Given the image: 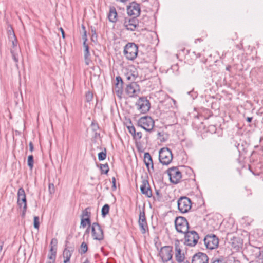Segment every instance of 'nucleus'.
Segmentation results:
<instances>
[{
    "label": "nucleus",
    "instance_id": "53",
    "mask_svg": "<svg viewBox=\"0 0 263 263\" xmlns=\"http://www.w3.org/2000/svg\"><path fill=\"white\" fill-rule=\"evenodd\" d=\"M118 2H122V3H125L127 2L128 0H116Z\"/></svg>",
    "mask_w": 263,
    "mask_h": 263
},
{
    "label": "nucleus",
    "instance_id": "10",
    "mask_svg": "<svg viewBox=\"0 0 263 263\" xmlns=\"http://www.w3.org/2000/svg\"><path fill=\"white\" fill-rule=\"evenodd\" d=\"M168 175L171 182L177 184L180 180L182 175L177 167H173L167 170Z\"/></svg>",
    "mask_w": 263,
    "mask_h": 263
},
{
    "label": "nucleus",
    "instance_id": "34",
    "mask_svg": "<svg viewBox=\"0 0 263 263\" xmlns=\"http://www.w3.org/2000/svg\"><path fill=\"white\" fill-rule=\"evenodd\" d=\"M106 149H104V152H101L98 154V159L100 161H102L105 159L106 157Z\"/></svg>",
    "mask_w": 263,
    "mask_h": 263
},
{
    "label": "nucleus",
    "instance_id": "38",
    "mask_svg": "<svg viewBox=\"0 0 263 263\" xmlns=\"http://www.w3.org/2000/svg\"><path fill=\"white\" fill-rule=\"evenodd\" d=\"M85 97L86 101L89 102L92 100L93 96L92 93L89 91L86 92Z\"/></svg>",
    "mask_w": 263,
    "mask_h": 263
},
{
    "label": "nucleus",
    "instance_id": "22",
    "mask_svg": "<svg viewBox=\"0 0 263 263\" xmlns=\"http://www.w3.org/2000/svg\"><path fill=\"white\" fill-rule=\"evenodd\" d=\"M144 163L149 170V166L151 165V168L154 170V164L153 163V160L151 156L149 153H145L144 155Z\"/></svg>",
    "mask_w": 263,
    "mask_h": 263
},
{
    "label": "nucleus",
    "instance_id": "16",
    "mask_svg": "<svg viewBox=\"0 0 263 263\" xmlns=\"http://www.w3.org/2000/svg\"><path fill=\"white\" fill-rule=\"evenodd\" d=\"M116 80L117 82L113 88V91L117 95L119 99H121L123 94V82L121 77L120 76L117 77Z\"/></svg>",
    "mask_w": 263,
    "mask_h": 263
},
{
    "label": "nucleus",
    "instance_id": "51",
    "mask_svg": "<svg viewBox=\"0 0 263 263\" xmlns=\"http://www.w3.org/2000/svg\"><path fill=\"white\" fill-rule=\"evenodd\" d=\"M248 122H251L252 120V117H247L246 119Z\"/></svg>",
    "mask_w": 263,
    "mask_h": 263
},
{
    "label": "nucleus",
    "instance_id": "45",
    "mask_svg": "<svg viewBox=\"0 0 263 263\" xmlns=\"http://www.w3.org/2000/svg\"><path fill=\"white\" fill-rule=\"evenodd\" d=\"M112 188L113 190H115L116 189V179L114 177L112 178Z\"/></svg>",
    "mask_w": 263,
    "mask_h": 263
},
{
    "label": "nucleus",
    "instance_id": "30",
    "mask_svg": "<svg viewBox=\"0 0 263 263\" xmlns=\"http://www.w3.org/2000/svg\"><path fill=\"white\" fill-rule=\"evenodd\" d=\"M231 243H232V246L234 248H238L241 245V243L240 242H238V238H237L236 237H234L232 239Z\"/></svg>",
    "mask_w": 263,
    "mask_h": 263
},
{
    "label": "nucleus",
    "instance_id": "40",
    "mask_svg": "<svg viewBox=\"0 0 263 263\" xmlns=\"http://www.w3.org/2000/svg\"><path fill=\"white\" fill-rule=\"evenodd\" d=\"M91 31L92 33L91 36V40L92 41H95V39L96 40L97 38V35L96 32V30L95 28H93L92 27H91Z\"/></svg>",
    "mask_w": 263,
    "mask_h": 263
},
{
    "label": "nucleus",
    "instance_id": "32",
    "mask_svg": "<svg viewBox=\"0 0 263 263\" xmlns=\"http://www.w3.org/2000/svg\"><path fill=\"white\" fill-rule=\"evenodd\" d=\"M100 170L101 171V173L103 174H107L109 171V167L107 163L104 164L100 165Z\"/></svg>",
    "mask_w": 263,
    "mask_h": 263
},
{
    "label": "nucleus",
    "instance_id": "46",
    "mask_svg": "<svg viewBox=\"0 0 263 263\" xmlns=\"http://www.w3.org/2000/svg\"><path fill=\"white\" fill-rule=\"evenodd\" d=\"M133 136H135L138 139H140L142 137V133L140 132H138L136 133V135H134Z\"/></svg>",
    "mask_w": 263,
    "mask_h": 263
},
{
    "label": "nucleus",
    "instance_id": "20",
    "mask_svg": "<svg viewBox=\"0 0 263 263\" xmlns=\"http://www.w3.org/2000/svg\"><path fill=\"white\" fill-rule=\"evenodd\" d=\"M140 190L142 193L145 195L147 197H151L152 196L148 181L146 179L143 180L142 184L140 186Z\"/></svg>",
    "mask_w": 263,
    "mask_h": 263
},
{
    "label": "nucleus",
    "instance_id": "23",
    "mask_svg": "<svg viewBox=\"0 0 263 263\" xmlns=\"http://www.w3.org/2000/svg\"><path fill=\"white\" fill-rule=\"evenodd\" d=\"M109 21L112 23H116L117 21V13L115 7L110 8L109 12L108 14Z\"/></svg>",
    "mask_w": 263,
    "mask_h": 263
},
{
    "label": "nucleus",
    "instance_id": "17",
    "mask_svg": "<svg viewBox=\"0 0 263 263\" xmlns=\"http://www.w3.org/2000/svg\"><path fill=\"white\" fill-rule=\"evenodd\" d=\"M127 14L130 16H134V17L138 16L140 13V7L138 4L133 2L127 8Z\"/></svg>",
    "mask_w": 263,
    "mask_h": 263
},
{
    "label": "nucleus",
    "instance_id": "2",
    "mask_svg": "<svg viewBox=\"0 0 263 263\" xmlns=\"http://www.w3.org/2000/svg\"><path fill=\"white\" fill-rule=\"evenodd\" d=\"M173 154L171 151L166 147L162 148L159 153V160L163 165H168L172 162Z\"/></svg>",
    "mask_w": 263,
    "mask_h": 263
},
{
    "label": "nucleus",
    "instance_id": "33",
    "mask_svg": "<svg viewBox=\"0 0 263 263\" xmlns=\"http://www.w3.org/2000/svg\"><path fill=\"white\" fill-rule=\"evenodd\" d=\"M13 40L12 41V47L11 49H14L15 51L20 50L17 47V41L14 34H13Z\"/></svg>",
    "mask_w": 263,
    "mask_h": 263
},
{
    "label": "nucleus",
    "instance_id": "42",
    "mask_svg": "<svg viewBox=\"0 0 263 263\" xmlns=\"http://www.w3.org/2000/svg\"><path fill=\"white\" fill-rule=\"evenodd\" d=\"M129 132L134 136V135H136V129L133 126H129L128 127Z\"/></svg>",
    "mask_w": 263,
    "mask_h": 263
},
{
    "label": "nucleus",
    "instance_id": "12",
    "mask_svg": "<svg viewBox=\"0 0 263 263\" xmlns=\"http://www.w3.org/2000/svg\"><path fill=\"white\" fill-rule=\"evenodd\" d=\"M138 109L141 113L145 114L150 109L149 101L144 97L140 98L136 103Z\"/></svg>",
    "mask_w": 263,
    "mask_h": 263
},
{
    "label": "nucleus",
    "instance_id": "31",
    "mask_svg": "<svg viewBox=\"0 0 263 263\" xmlns=\"http://www.w3.org/2000/svg\"><path fill=\"white\" fill-rule=\"evenodd\" d=\"M33 163H34L33 156L32 155H29L28 157L27 164H28L29 167L30 168V169H31V170L32 169L33 166Z\"/></svg>",
    "mask_w": 263,
    "mask_h": 263
},
{
    "label": "nucleus",
    "instance_id": "7",
    "mask_svg": "<svg viewBox=\"0 0 263 263\" xmlns=\"http://www.w3.org/2000/svg\"><path fill=\"white\" fill-rule=\"evenodd\" d=\"M138 124L144 130L151 132L154 126V121L151 117L145 116L139 119Z\"/></svg>",
    "mask_w": 263,
    "mask_h": 263
},
{
    "label": "nucleus",
    "instance_id": "14",
    "mask_svg": "<svg viewBox=\"0 0 263 263\" xmlns=\"http://www.w3.org/2000/svg\"><path fill=\"white\" fill-rule=\"evenodd\" d=\"M123 26L127 30L133 31L138 26V20L135 17L132 18L125 17L124 20Z\"/></svg>",
    "mask_w": 263,
    "mask_h": 263
},
{
    "label": "nucleus",
    "instance_id": "41",
    "mask_svg": "<svg viewBox=\"0 0 263 263\" xmlns=\"http://www.w3.org/2000/svg\"><path fill=\"white\" fill-rule=\"evenodd\" d=\"M54 186L53 183L49 184V192L50 194H53L54 193Z\"/></svg>",
    "mask_w": 263,
    "mask_h": 263
},
{
    "label": "nucleus",
    "instance_id": "35",
    "mask_svg": "<svg viewBox=\"0 0 263 263\" xmlns=\"http://www.w3.org/2000/svg\"><path fill=\"white\" fill-rule=\"evenodd\" d=\"M126 78L128 80L135 81L137 78V75L134 73H127L126 74Z\"/></svg>",
    "mask_w": 263,
    "mask_h": 263
},
{
    "label": "nucleus",
    "instance_id": "49",
    "mask_svg": "<svg viewBox=\"0 0 263 263\" xmlns=\"http://www.w3.org/2000/svg\"><path fill=\"white\" fill-rule=\"evenodd\" d=\"M56 250H57V248L54 249L53 248V246H51V248H50V253H52L55 252V254H56L57 253Z\"/></svg>",
    "mask_w": 263,
    "mask_h": 263
},
{
    "label": "nucleus",
    "instance_id": "4",
    "mask_svg": "<svg viewBox=\"0 0 263 263\" xmlns=\"http://www.w3.org/2000/svg\"><path fill=\"white\" fill-rule=\"evenodd\" d=\"M184 234V245L188 246L193 247L197 243L199 237L196 231H188Z\"/></svg>",
    "mask_w": 263,
    "mask_h": 263
},
{
    "label": "nucleus",
    "instance_id": "43",
    "mask_svg": "<svg viewBox=\"0 0 263 263\" xmlns=\"http://www.w3.org/2000/svg\"><path fill=\"white\" fill-rule=\"evenodd\" d=\"M86 33H87L86 31H85L84 32H83V34L82 35V39L83 40V43H85V44H86V42L87 41Z\"/></svg>",
    "mask_w": 263,
    "mask_h": 263
},
{
    "label": "nucleus",
    "instance_id": "57",
    "mask_svg": "<svg viewBox=\"0 0 263 263\" xmlns=\"http://www.w3.org/2000/svg\"><path fill=\"white\" fill-rule=\"evenodd\" d=\"M46 263H54V261H47Z\"/></svg>",
    "mask_w": 263,
    "mask_h": 263
},
{
    "label": "nucleus",
    "instance_id": "54",
    "mask_svg": "<svg viewBox=\"0 0 263 263\" xmlns=\"http://www.w3.org/2000/svg\"><path fill=\"white\" fill-rule=\"evenodd\" d=\"M3 249V245L2 243H0V252L2 251Z\"/></svg>",
    "mask_w": 263,
    "mask_h": 263
},
{
    "label": "nucleus",
    "instance_id": "36",
    "mask_svg": "<svg viewBox=\"0 0 263 263\" xmlns=\"http://www.w3.org/2000/svg\"><path fill=\"white\" fill-rule=\"evenodd\" d=\"M256 261L258 263H263V251H259V254L256 257Z\"/></svg>",
    "mask_w": 263,
    "mask_h": 263
},
{
    "label": "nucleus",
    "instance_id": "25",
    "mask_svg": "<svg viewBox=\"0 0 263 263\" xmlns=\"http://www.w3.org/2000/svg\"><path fill=\"white\" fill-rule=\"evenodd\" d=\"M72 253L69 250L65 249L63 252V257L65 258L64 263H69Z\"/></svg>",
    "mask_w": 263,
    "mask_h": 263
},
{
    "label": "nucleus",
    "instance_id": "9",
    "mask_svg": "<svg viewBox=\"0 0 263 263\" xmlns=\"http://www.w3.org/2000/svg\"><path fill=\"white\" fill-rule=\"evenodd\" d=\"M178 210L182 213L187 212L191 208V201L187 197H180L178 200Z\"/></svg>",
    "mask_w": 263,
    "mask_h": 263
},
{
    "label": "nucleus",
    "instance_id": "19",
    "mask_svg": "<svg viewBox=\"0 0 263 263\" xmlns=\"http://www.w3.org/2000/svg\"><path fill=\"white\" fill-rule=\"evenodd\" d=\"M208 261L209 258L206 254L198 252L193 256L192 263H208Z\"/></svg>",
    "mask_w": 263,
    "mask_h": 263
},
{
    "label": "nucleus",
    "instance_id": "52",
    "mask_svg": "<svg viewBox=\"0 0 263 263\" xmlns=\"http://www.w3.org/2000/svg\"><path fill=\"white\" fill-rule=\"evenodd\" d=\"M81 27H82V30L83 31V32H84L85 31H86L85 27L84 26V25L82 24V26H81Z\"/></svg>",
    "mask_w": 263,
    "mask_h": 263
},
{
    "label": "nucleus",
    "instance_id": "28",
    "mask_svg": "<svg viewBox=\"0 0 263 263\" xmlns=\"http://www.w3.org/2000/svg\"><path fill=\"white\" fill-rule=\"evenodd\" d=\"M87 245L85 242H83L81 245L80 249L79 250V253L81 254H85V253L87 252Z\"/></svg>",
    "mask_w": 263,
    "mask_h": 263
},
{
    "label": "nucleus",
    "instance_id": "55",
    "mask_svg": "<svg viewBox=\"0 0 263 263\" xmlns=\"http://www.w3.org/2000/svg\"><path fill=\"white\" fill-rule=\"evenodd\" d=\"M26 211V210L25 211H24V209H23V213H22L23 216L25 215Z\"/></svg>",
    "mask_w": 263,
    "mask_h": 263
},
{
    "label": "nucleus",
    "instance_id": "13",
    "mask_svg": "<svg viewBox=\"0 0 263 263\" xmlns=\"http://www.w3.org/2000/svg\"><path fill=\"white\" fill-rule=\"evenodd\" d=\"M174 245L175 250V259L178 263H182L185 259V255L184 253L182 252L180 241L178 240H176Z\"/></svg>",
    "mask_w": 263,
    "mask_h": 263
},
{
    "label": "nucleus",
    "instance_id": "26",
    "mask_svg": "<svg viewBox=\"0 0 263 263\" xmlns=\"http://www.w3.org/2000/svg\"><path fill=\"white\" fill-rule=\"evenodd\" d=\"M87 224H88L89 226L88 228L87 229V231H88V229L89 228H90V227L91 226L90 219V218H85L81 217V226L83 228H85V227H86Z\"/></svg>",
    "mask_w": 263,
    "mask_h": 263
},
{
    "label": "nucleus",
    "instance_id": "6",
    "mask_svg": "<svg viewBox=\"0 0 263 263\" xmlns=\"http://www.w3.org/2000/svg\"><path fill=\"white\" fill-rule=\"evenodd\" d=\"M203 241L206 248L210 250L216 249L219 242L218 237L212 234L206 235Z\"/></svg>",
    "mask_w": 263,
    "mask_h": 263
},
{
    "label": "nucleus",
    "instance_id": "27",
    "mask_svg": "<svg viewBox=\"0 0 263 263\" xmlns=\"http://www.w3.org/2000/svg\"><path fill=\"white\" fill-rule=\"evenodd\" d=\"M90 208L87 207L84 211H83L81 217L85 218H90Z\"/></svg>",
    "mask_w": 263,
    "mask_h": 263
},
{
    "label": "nucleus",
    "instance_id": "47",
    "mask_svg": "<svg viewBox=\"0 0 263 263\" xmlns=\"http://www.w3.org/2000/svg\"><path fill=\"white\" fill-rule=\"evenodd\" d=\"M53 245H54L55 246H57V239L53 238L51 240V242H50V245L52 246Z\"/></svg>",
    "mask_w": 263,
    "mask_h": 263
},
{
    "label": "nucleus",
    "instance_id": "5",
    "mask_svg": "<svg viewBox=\"0 0 263 263\" xmlns=\"http://www.w3.org/2000/svg\"><path fill=\"white\" fill-rule=\"evenodd\" d=\"M159 255L163 263H166L171 260L173 257V247L170 246H165L161 248Z\"/></svg>",
    "mask_w": 263,
    "mask_h": 263
},
{
    "label": "nucleus",
    "instance_id": "44",
    "mask_svg": "<svg viewBox=\"0 0 263 263\" xmlns=\"http://www.w3.org/2000/svg\"><path fill=\"white\" fill-rule=\"evenodd\" d=\"M212 263H226L222 258H217L215 259Z\"/></svg>",
    "mask_w": 263,
    "mask_h": 263
},
{
    "label": "nucleus",
    "instance_id": "1",
    "mask_svg": "<svg viewBox=\"0 0 263 263\" xmlns=\"http://www.w3.org/2000/svg\"><path fill=\"white\" fill-rule=\"evenodd\" d=\"M138 52L137 45L134 43H128L124 48L123 54L127 60L133 61L136 58Z\"/></svg>",
    "mask_w": 263,
    "mask_h": 263
},
{
    "label": "nucleus",
    "instance_id": "29",
    "mask_svg": "<svg viewBox=\"0 0 263 263\" xmlns=\"http://www.w3.org/2000/svg\"><path fill=\"white\" fill-rule=\"evenodd\" d=\"M109 206L108 204H105L102 208L101 214L103 217H105L109 212Z\"/></svg>",
    "mask_w": 263,
    "mask_h": 263
},
{
    "label": "nucleus",
    "instance_id": "50",
    "mask_svg": "<svg viewBox=\"0 0 263 263\" xmlns=\"http://www.w3.org/2000/svg\"><path fill=\"white\" fill-rule=\"evenodd\" d=\"M60 31L61 32L62 37L63 39H64L65 38V33H64V31L63 29L62 28H60Z\"/></svg>",
    "mask_w": 263,
    "mask_h": 263
},
{
    "label": "nucleus",
    "instance_id": "3",
    "mask_svg": "<svg viewBox=\"0 0 263 263\" xmlns=\"http://www.w3.org/2000/svg\"><path fill=\"white\" fill-rule=\"evenodd\" d=\"M175 225L176 231L180 233L185 234L189 229V223L183 217H177L175 221Z\"/></svg>",
    "mask_w": 263,
    "mask_h": 263
},
{
    "label": "nucleus",
    "instance_id": "21",
    "mask_svg": "<svg viewBox=\"0 0 263 263\" xmlns=\"http://www.w3.org/2000/svg\"><path fill=\"white\" fill-rule=\"evenodd\" d=\"M83 47L84 48V57L85 63L86 65H89L91 62L90 53L89 50V46L87 44L85 43H83Z\"/></svg>",
    "mask_w": 263,
    "mask_h": 263
},
{
    "label": "nucleus",
    "instance_id": "15",
    "mask_svg": "<svg viewBox=\"0 0 263 263\" xmlns=\"http://www.w3.org/2000/svg\"><path fill=\"white\" fill-rule=\"evenodd\" d=\"M139 225L140 231L142 234H145L148 230V225L146 222L145 212L144 210L140 211L139 216Z\"/></svg>",
    "mask_w": 263,
    "mask_h": 263
},
{
    "label": "nucleus",
    "instance_id": "56",
    "mask_svg": "<svg viewBox=\"0 0 263 263\" xmlns=\"http://www.w3.org/2000/svg\"><path fill=\"white\" fill-rule=\"evenodd\" d=\"M84 263H90L88 260H86Z\"/></svg>",
    "mask_w": 263,
    "mask_h": 263
},
{
    "label": "nucleus",
    "instance_id": "37",
    "mask_svg": "<svg viewBox=\"0 0 263 263\" xmlns=\"http://www.w3.org/2000/svg\"><path fill=\"white\" fill-rule=\"evenodd\" d=\"M33 224L34 228L39 229L40 226L39 217L38 216H34L33 219Z\"/></svg>",
    "mask_w": 263,
    "mask_h": 263
},
{
    "label": "nucleus",
    "instance_id": "24",
    "mask_svg": "<svg viewBox=\"0 0 263 263\" xmlns=\"http://www.w3.org/2000/svg\"><path fill=\"white\" fill-rule=\"evenodd\" d=\"M20 50L15 51L14 49H11L12 57L15 62V65L17 68H18V62L19 61V58L20 57Z\"/></svg>",
    "mask_w": 263,
    "mask_h": 263
},
{
    "label": "nucleus",
    "instance_id": "8",
    "mask_svg": "<svg viewBox=\"0 0 263 263\" xmlns=\"http://www.w3.org/2000/svg\"><path fill=\"white\" fill-rule=\"evenodd\" d=\"M90 228L92 237L93 239L101 241L104 239L103 231L98 223L93 222Z\"/></svg>",
    "mask_w": 263,
    "mask_h": 263
},
{
    "label": "nucleus",
    "instance_id": "18",
    "mask_svg": "<svg viewBox=\"0 0 263 263\" xmlns=\"http://www.w3.org/2000/svg\"><path fill=\"white\" fill-rule=\"evenodd\" d=\"M17 203L20 206L23 205L24 211L27 209L26 194L22 187L20 188L17 191Z\"/></svg>",
    "mask_w": 263,
    "mask_h": 263
},
{
    "label": "nucleus",
    "instance_id": "39",
    "mask_svg": "<svg viewBox=\"0 0 263 263\" xmlns=\"http://www.w3.org/2000/svg\"><path fill=\"white\" fill-rule=\"evenodd\" d=\"M55 257L56 254L55 252L50 253L48 256V258L51 260L50 261H54V263H55Z\"/></svg>",
    "mask_w": 263,
    "mask_h": 263
},
{
    "label": "nucleus",
    "instance_id": "58",
    "mask_svg": "<svg viewBox=\"0 0 263 263\" xmlns=\"http://www.w3.org/2000/svg\"><path fill=\"white\" fill-rule=\"evenodd\" d=\"M184 263H190V262L188 261H186Z\"/></svg>",
    "mask_w": 263,
    "mask_h": 263
},
{
    "label": "nucleus",
    "instance_id": "48",
    "mask_svg": "<svg viewBox=\"0 0 263 263\" xmlns=\"http://www.w3.org/2000/svg\"><path fill=\"white\" fill-rule=\"evenodd\" d=\"M29 151L31 152H32L34 148H33V144L32 142H30V143L29 144Z\"/></svg>",
    "mask_w": 263,
    "mask_h": 263
},
{
    "label": "nucleus",
    "instance_id": "11",
    "mask_svg": "<svg viewBox=\"0 0 263 263\" xmlns=\"http://www.w3.org/2000/svg\"><path fill=\"white\" fill-rule=\"evenodd\" d=\"M125 91L129 97H136L140 92V86L137 82H132L127 85Z\"/></svg>",
    "mask_w": 263,
    "mask_h": 263
}]
</instances>
